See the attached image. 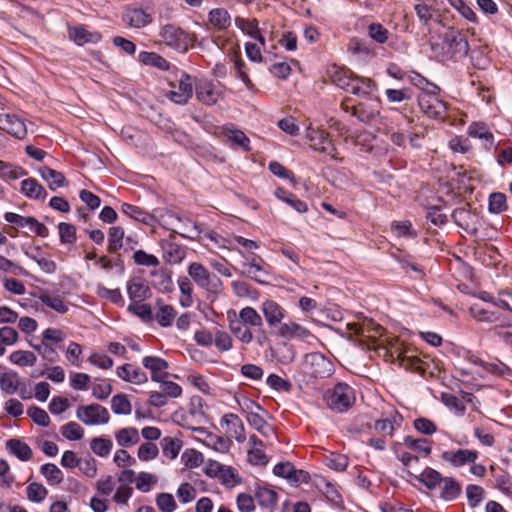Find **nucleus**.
Masks as SVG:
<instances>
[{
	"label": "nucleus",
	"mask_w": 512,
	"mask_h": 512,
	"mask_svg": "<svg viewBox=\"0 0 512 512\" xmlns=\"http://www.w3.org/2000/svg\"><path fill=\"white\" fill-rule=\"evenodd\" d=\"M68 37L79 46L87 43H97L102 38L99 32L89 31L84 25L69 27Z\"/></svg>",
	"instance_id": "obj_20"
},
{
	"label": "nucleus",
	"mask_w": 512,
	"mask_h": 512,
	"mask_svg": "<svg viewBox=\"0 0 512 512\" xmlns=\"http://www.w3.org/2000/svg\"><path fill=\"white\" fill-rule=\"evenodd\" d=\"M329 77L336 86L357 96L369 95L373 83L371 79H361L349 69L337 65L331 67Z\"/></svg>",
	"instance_id": "obj_5"
},
{
	"label": "nucleus",
	"mask_w": 512,
	"mask_h": 512,
	"mask_svg": "<svg viewBox=\"0 0 512 512\" xmlns=\"http://www.w3.org/2000/svg\"><path fill=\"white\" fill-rule=\"evenodd\" d=\"M302 370L313 378H325L333 373V364L321 353H310L304 357Z\"/></svg>",
	"instance_id": "obj_8"
},
{
	"label": "nucleus",
	"mask_w": 512,
	"mask_h": 512,
	"mask_svg": "<svg viewBox=\"0 0 512 512\" xmlns=\"http://www.w3.org/2000/svg\"><path fill=\"white\" fill-rule=\"evenodd\" d=\"M470 314L473 318L483 322H495L498 320L497 313L481 307L479 304H473L470 307Z\"/></svg>",
	"instance_id": "obj_61"
},
{
	"label": "nucleus",
	"mask_w": 512,
	"mask_h": 512,
	"mask_svg": "<svg viewBox=\"0 0 512 512\" xmlns=\"http://www.w3.org/2000/svg\"><path fill=\"white\" fill-rule=\"evenodd\" d=\"M60 242L64 245H73L76 242V228L74 225L61 222L58 225Z\"/></svg>",
	"instance_id": "obj_58"
},
{
	"label": "nucleus",
	"mask_w": 512,
	"mask_h": 512,
	"mask_svg": "<svg viewBox=\"0 0 512 512\" xmlns=\"http://www.w3.org/2000/svg\"><path fill=\"white\" fill-rule=\"evenodd\" d=\"M20 385L19 375L16 371L10 370L0 374V389L7 395L18 391Z\"/></svg>",
	"instance_id": "obj_37"
},
{
	"label": "nucleus",
	"mask_w": 512,
	"mask_h": 512,
	"mask_svg": "<svg viewBox=\"0 0 512 512\" xmlns=\"http://www.w3.org/2000/svg\"><path fill=\"white\" fill-rule=\"evenodd\" d=\"M27 498L35 503H41L48 495V490L42 484L33 482L26 488Z\"/></svg>",
	"instance_id": "obj_60"
},
{
	"label": "nucleus",
	"mask_w": 512,
	"mask_h": 512,
	"mask_svg": "<svg viewBox=\"0 0 512 512\" xmlns=\"http://www.w3.org/2000/svg\"><path fill=\"white\" fill-rule=\"evenodd\" d=\"M389 353L394 361L406 370L418 373L423 377H433L439 371V365L432 358L423 355L415 347L398 340L391 344Z\"/></svg>",
	"instance_id": "obj_2"
},
{
	"label": "nucleus",
	"mask_w": 512,
	"mask_h": 512,
	"mask_svg": "<svg viewBox=\"0 0 512 512\" xmlns=\"http://www.w3.org/2000/svg\"><path fill=\"white\" fill-rule=\"evenodd\" d=\"M435 0H416L414 11L423 25L427 26L437 16L438 9Z\"/></svg>",
	"instance_id": "obj_24"
},
{
	"label": "nucleus",
	"mask_w": 512,
	"mask_h": 512,
	"mask_svg": "<svg viewBox=\"0 0 512 512\" xmlns=\"http://www.w3.org/2000/svg\"><path fill=\"white\" fill-rule=\"evenodd\" d=\"M39 300L44 305L58 313L64 314L68 311V304H66L63 301L62 297L59 295H54L49 293L48 291H43L39 295Z\"/></svg>",
	"instance_id": "obj_40"
},
{
	"label": "nucleus",
	"mask_w": 512,
	"mask_h": 512,
	"mask_svg": "<svg viewBox=\"0 0 512 512\" xmlns=\"http://www.w3.org/2000/svg\"><path fill=\"white\" fill-rule=\"evenodd\" d=\"M172 88L167 97L176 104L184 105L193 95V83L188 74H183L176 85L174 82H169Z\"/></svg>",
	"instance_id": "obj_15"
},
{
	"label": "nucleus",
	"mask_w": 512,
	"mask_h": 512,
	"mask_svg": "<svg viewBox=\"0 0 512 512\" xmlns=\"http://www.w3.org/2000/svg\"><path fill=\"white\" fill-rule=\"evenodd\" d=\"M347 330L351 335L363 339L371 340L375 342L377 339L383 336L384 328L374 322L372 319H363L358 322H352L347 324Z\"/></svg>",
	"instance_id": "obj_11"
},
{
	"label": "nucleus",
	"mask_w": 512,
	"mask_h": 512,
	"mask_svg": "<svg viewBox=\"0 0 512 512\" xmlns=\"http://www.w3.org/2000/svg\"><path fill=\"white\" fill-rule=\"evenodd\" d=\"M155 502L162 512H174L177 508L175 499L170 493H159L156 496Z\"/></svg>",
	"instance_id": "obj_64"
},
{
	"label": "nucleus",
	"mask_w": 512,
	"mask_h": 512,
	"mask_svg": "<svg viewBox=\"0 0 512 512\" xmlns=\"http://www.w3.org/2000/svg\"><path fill=\"white\" fill-rule=\"evenodd\" d=\"M124 229L120 226H113L108 232L107 250L110 253H116L124 245Z\"/></svg>",
	"instance_id": "obj_46"
},
{
	"label": "nucleus",
	"mask_w": 512,
	"mask_h": 512,
	"mask_svg": "<svg viewBox=\"0 0 512 512\" xmlns=\"http://www.w3.org/2000/svg\"><path fill=\"white\" fill-rule=\"evenodd\" d=\"M188 274L200 288L206 290L209 294L218 295L223 290L221 279L210 273L200 263H191L188 267Z\"/></svg>",
	"instance_id": "obj_7"
},
{
	"label": "nucleus",
	"mask_w": 512,
	"mask_h": 512,
	"mask_svg": "<svg viewBox=\"0 0 512 512\" xmlns=\"http://www.w3.org/2000/svg\"><path fill=\"white\" fill-rule=\"evenodd\" d=\"M431 48L441 61L463 59L470 49L465 34L455 27H449L440 41L431 44Z\"/></svg>",
	"instance_id": "obj_3"
},
{
	"label": "nucleus",
	"mask_w": 512,
	"mask_h": 512,
	"mask_svg": "<svg viewBox=\"0 0 512 512\" xmlns=\"http://www.w3.org/2000/svg\"><path fill=\"white\" fill-rule=\"evenodd\" d=\"M212 469L215 471V474L221 483L225 486L234 487L241 483V477L238 471L231 466L215 463L212 465Z\"/></svg>",
	"instance_id": "obj_26"
},
{
	"label": "nucleus",
	"mask_w": 512,
	"mask_h": 512,
	"mask_svg": "<svg viewBox=\"0 0 512 512\" xmlns=\"http://www.w3.org/2000/svg\"><path fill=\"white\" fill-rule=\"evenodd\" d=\"M115 439L120 447H131L139 442L140 436L136 428L126 427L115 432Z\"/></svg>",
	"instance_id": "obj_35"
},
{
	"label": "nucleus",
	"mask_w": 512,
	"mask_h": 512,
	"mask_svg": "<svg viewBox=\"0 0 512 512\" xmlns=\"http://www.w3.org/2000/svg\"><path fill=\"white\" fill-rule=\"evenodd\" d=\"M402 423V417L395 413L390 418L379 419L374 423V431L380 434L382 437H392L395 429L400 427Z\"/></svg>",
	"instance_id": "obj_28"
},
{
	"label": "nucleus",
	"mask_w": 512,
	"mask_h": 512,
	"mask_svg": "<svg viewBox=\"0 0 512 512\" xmlns=\"http://www.w3.org/2000/svg\"><path fill=\"white\" fill-rule=\"evenodd\" d=\"M408 79L412 85L421 89L422 93L433 94L440 92V88L436 84L430 82L428 79L417 72H411V74L408 76Z\"/></svg>",
	"instance_id": "obj_48"
},
{
	"label": "nucleus",
	"mask_w": 512,
	"mask_h": 512,
	"mask_svg": "<svg viewBox=\"0 0 512 512\" xmlns=\"http://www.w3.org/2000/svg\"><path fill=\"white\" fill-rule=\"evenodd\" d=\"M229 59L234 63V69L238 77L243 81V83L246 85L248 89H253L254 84L245 70L246 64L241 57V50Z\"/></svg>",
	"instance_id": "obj_51"
},
{
	"label": "nucleus",
	"mask_w": 512,
	"mask_h": 512,
	"mask_svg": "<svg viewBox=\"0 0 512 512\" xmlns=\"http://www.w3.org/2000/svg\"><path fill=\"white\" fill-rule=\"evenodd\" d=\"M4 219L7 222L15 224L20 228H29L31 232L39 237L46 238L49 235L48 228L34 217L22 216L13 212H7L4 215Z\"/></svg>",
	"instance_id": "obj_16"
},
{
	"label": "nucleus",
	"mask_w": 512,
	"mask_h": 512,
	"mask_svg": "<svg viewBox=\"0 0 512 512\" xmlns=\"http://www.w3.org/2000/svg\"><path fill=\"white\" fill-rule=\"evenodd\" d=\"M222 422L227 426V431L235 437L238 442L245 440L244 426L241 419L235 414H226Z\"/></svg>",
	"instance_id": "obj_38"
},
{
	"label": "nucleus",
	"mask_w": 512,
	"mask_h": 512,
	"mask_svg": "<svg viewBox=\"0 0 512 512\" xmlns=\"http://www.w3.org/2000/svg\"><path fill=\"white\" fill-rule=\"evenodd\" d=\"M9 361L19 367H31L36 364L37 357L32 351L16 350L9 355Z\"/></svg>",
	"instance_id": "obj_44"
},
{
	"label": "nucleus",
	"mask_w": 512,
	"mask_h": 512,
	"mask_svg": "<svg viewBox=\"0 0 512 512\" xmlns=\"http://www.w3.org/2000/svg\"><path fill=\"white\" fill-rule=\"evenodd\" d=\"M181 222V218L171 211L166 210L165 214L160 215V225L171 230L173 233L189 239H195L200 235L201 231L196 224L189 222L178 227L177 224Z\"/></svg>",
	"instance_id": "obj_9"
},
{
	"label": "nucleus",
	"mask_w": 512,
	"mask_h": 512,
	"mask_svg": "<svg viewBox=\"0 0 512 512\" xmlns=\"http://www.w3.org/2000/svg\"><path fill=\"white\" fill-rule=\"evenodd\" d=\"M40 472L49 485H58L63 481V473L55 464L46 463L42 465Z\"/></svg>",
	"instance_id": "obj_49"
},
{
	"label": "nucleus",
	"mask_w": 512,
	"mask_h": 512,
	"mask_svg": "<svg viewBox=\"0 0 512 512\" xmlns=\"http://www.w3.org/2000/svg\"><path fill=\"white\" fill-rule=\"evenodd\" d=\"M123 21L129 27L140 29L152 23V14L139 7H127L123 14Z\"/></svg>",
	"instance_id": "obj_18"
},
{
	"label": "nucleus",
	"mask_w": 512,
	"mask_h": 512,
	"mask_svg": "<svg viewBox=\"0 0 512 512\" xmlns=\"http://www.w3.org/2000/svg\"><path fill=\"white\" fill-rule=\"evenodd\" d=\"M404 444L408 448L420 453L423 456H428L432 450L431 442L425 438L416 439L411 436H406L404 438Z\"/></svg>",
	"instance_id": "obj_50"
},
{
	"label": "nucleus",
	"mask_w": 512,
	"mask_h": 512,
	"mask_svg": "<svg viewBox=\"0 0 512 512\" xmlns=\"http://www.w3.org/2000/svg\"><path fill=\"white\" fill-rule=\"evenodd\" d=\"M76 417L87 426L104 425L110 420L108 410L96 403L78 407Z\"/></svg>",
	"instance_id": "obj_10"
},
{
	"label": "nucleus",
	"mask_w": 512,
	"mask_h": 512,
	"mask_svg": "<svg viewBox=\"0 0 512 512\" xmlns=\"http://www.w3.org/2000/svg\"><path fill=\"white\" fill-rule=\"evenodd\" d=\"M213 43L229 58L237 54L241 49L237 40L233 36L229 35H217L213 37Z\"/></svg>",
	"instance_id": "obj_36"
},
{
	"label": "nucleus",
	"mask_w": 512,
	"mask_h": 512,
	"mask_svg": "<svg viewBox=\"0 0 512 512\" xmlns=\"http://www.w3.org/2000/svg\"><path fill=\"white\" fill-rule=\"evenodd\" d=\"M441 459L454 468H460L465 465L474 464L479 457L477 450L472 449H450L441 453Z\"/></svg>",
	"instance_id": "obj_13"
},
{
	"label": "nucleus",
	"mask_w": 512,
	"mask_h": 512,
	"mask_svg": "<svg viewBox=\"0 0 512 512\" xmlns=\"http://www.w3.org/2000/svg\"><path fill=\"white\" fill-rule=\"evenodd\" d=\"M347 50L353 55H359V56L372 55V49L367 44V42L358 37H352L349 40V42L347 44Z\"/></svg>",
	"instance_id": "obj_55"
},
{
	"label": "nucleus",
	"mask_w": 512,
	"mask_h": 512,
	"mask_svg": "<svg viewBox=\"0 0 512 512\" xmlns=\"http://www.w3.org/2000/svg\"><path fill=\"white\" fill-rule=\"evenodd\" d=\"M448 3L457 10L463 18L471 23H478V17L473 9L466 4L464 0H447Z\"/></svg>",
	"instance_id": "obj_57"
},
{
	"label": "nucleus",
	"mask_w": 512,
	"mask_h": 512,
	"mask_svg": "<svg viewBox=\"0 0 512 512\" xmlns=\"http://www.w3.org/2000/svg\"><path fill=\"white\" fill-rule=\"evenodd\" d=\"M441 474L432 468H426L419 476V481L424 484L428 489H434L440 485L442 481Z\"/></svg>",
	"instance_id": "obj_56"
},
{
	"label": "nucleus",
	"mask_w": 512,
	"mask_h": 512,
	"mask_svg": "<svg viewBox=\"0 0 512 512\" xmlns=\"http://www.w3.org/2000/svg\"><path fill=\"white\" fill-rule=\"evenodd\" d=\"M305 132V137L311 148L324 153H330L333 150L331 139L326 130H305Z\"/></svg>",
	"instance_id": "obj_21"
},
{
	"label": "nucleus",
	"mask_w": 512,
	"mask_h": 512,
	"mask_svg": "<svg viewBox=\"0 0 512 512\" xmlns=\"http://www.w3.org/2000/svg\"><path fill=\"white\" fill-rule=\"evenodd\" d=\"M163 455L169 459H175L181 449V442L172 437H165L161 441Z\"/></svg>",
	"instance_id": "obj_59"
},
{
	"label": "nucleus",
	"mask_w": 512,
	"mask_h": 512,
	"mask_svg": "<svg viewBox=\"0 0 512 512\" xmlns=\"http://www.w3.org/2000/svg\"><path fill=\"white\" fill-rule=\"evenodd\" d=\"M165 211L164 209H155L153 213H149L132 204L123 203L121 205V212L124 215L149 226H153L156 222L160 224V215L165 214Z\"/></svg>",
	"instance_id": "obj_17"
},
{
	"label": "nucleus",
	"mask_w": 512,
	"mask_h": 512,
	"mask_svg": "<svg viewBox=\"0 0 512 512\" xmlns=\"http://www.w3.org/2000/svg\"><path fill=\"white\" fill-rule=\"evenodd\" d=\"M227 321L230 332L241 344L249 345L256 341L259 346H263L266 342L263 318L253 307L246 306L239 312L229 310Z\"/></svg>",
	"instance_id": "obj_1"
},
{
	"label": "nucleus",
	"mask_w": 512,
	"mask_h": 512,
	"mask_svg": "<svg viewBox=\"0 0 512 512\" xmlns=\"http://www.w3.org/2000/svg\"><path fill=\"white\" fill-rule=\"evenodd\" d=\"M142 365L151 374V380L154 382L163 381V378H169L167 372L168 363L165 359L158 356H145L142 359Z\"/></svg>",
	"instance_id": "obj_19"
},
{
	"label": "nucleus",
	"mask_w": 512,
	"mask_h": 512,
	"mask_svg": "<svg viewBox=\"0 0 512 512\" xmlns=\"http://www.w3.org/2000/svg\"><path fill=\"white\" fill-rule=\"evenodd\" d=\"M235 24L243 33L252 38L260 31L258 27V20L255 18L246 19L243 17H236Z\"/></svg>",
	"instance_id": "obj_63"
},
{
	"label": "nucleus",
	"mask_w": 512,
	"mask_h": 512,
	"mask_svg": "<svg viewBox=\"0 0 512 512\" xmlns=\"http://www.w3.org/2000/svg\"><path fill=\"white\" fill-rule=\"evenodd\" d=\"M154 286L162 292H169L173 288V281L166 270H158L152 273Z\"/></svg>",
	"instance_id": "obj_54"
},
{
	"label": "nucleus",
	"mask_w": 512,
	"mask_h": 512,
	"mask_svg": "<svg viewBox=\"0 0 512 512\" xmlns=\"http://www.w3.org/2000/svg\"><path fill=\"white\" fill-rule=\"evenodd\" d=\"M157 482L158 478L154 474L140 472L137 474V478L135 479V486L137 490L143 493H148L157 484Z\"/></svg>",
	"instance_id": "obj_52"
},
{
	"label": "nucleus",
	"mask_w": 512,
	"mask_h": 512,
	"mask_svg": "<svg viewBox=\"0 0 512 512\" xmlns=\"http://www.w3.org/2000/svg\"><path fill=\"white\" fill-rule=\"evenodd\" d=\"M39 174L53 191L65 185V176L61 172L53 170L47 166L39 168Z\"/></svg>",
	"instance_id": "obj_39"
},
{
	"label": "nucleus",
	"mask_w": 512,
	"mask_h": 512,
	"mask_svg": "<svg viewBox=\"0 0 512 512\" xmlns=\"http://www.w3.org/2000/svg\"><path fill=\"white\" fill-rule=\"evenodd\" d=\"M324 400L332 411L343 413L354 405L356 395L354 389L348 384L337 383L325 392Z\"/></svg>",
	"instance_id": "obj_6"
},
{
	"label": "nucleus",
	"mask_w": 512,
	"mask_h": 512,
	"mask_svg": "<svg viewBox=\"0 0 512 512\" xmlns=\"http://www.w3.org/2000/svg\"><path fill=\"white\" fill-rule=\"evenodd\" d=\"M207 22L211 28L224 31L231 26V16L225 8H214L209 11Z\"/></svg>",
	"instance_id": "obj_27"
},
{
	"label": "nucleus",
	"mask_w": 512,
	"mask_h": 512,
	"mask_svg": "<svg viewBox=\"0 0 512 512\" xmlns=\"http://www.w3.org/2000/svg\"><path fill=\"white\" fill-rule=\"evenodd\" d=\"M111 409L115 414L129 415L132 411V406L125 394H117L112 397Z\"/></svg>",
	"instance_id": "obj_53"
},
{
	"label": "nucleus",
	"mask_w": 512,
	"mask_h": 512,
	"mask_svg": "<svg viewBox=\"0 0 512 512\" xmlns=\"http://www.w3.org/2000/svg\"><path fill=\"white\" fill-rule=\"evenodd\" d=\"M224 141L234 148H241L244 151L250 150V140L243 130H223Z\"/></svg>",
	"instance_id": "obj_33"
},
{
	"label": "nucleus",
	"mask_w": 512,
	"mask_h": 512,
	"mask_svg": "<svg viewBox=\"0 0 512 512\" xmlns=\"http://www.w3.org/2000/svg\"><path fill=\"white\" fill-rule=\"evenodd\" d=\"M116 375L123 381L140 385L146 383L148 377L145 372L133 364L126 363L116 368Z\"/></svg>",
	"instance_id": "obj_22"
},
{
	"label": "nucleus",
	"mask_w": 512,
	"mask_h": 512,
	"mask_svg": "<svg viewBox=\"0 0 512 512\" xmlns=\"http://www.w3.org/2000/svg\"><path fill=\"white\" fill-rule=\"evenodd\" d=\"M439 93H421L418 96V104L422 112L429 118L441 120L451 126L466 125V115L455 112L447 114L446 103L438 98Z\"/></svg>",
	"instance_id": "obj_4"
},
{
	"label": "nucleus",
	"mask_w": 512,
	"mask_h": 512,
	"mask_svg": "<svg viewBox=\"0 0 512 512\" xmlns=\"http://www.w3.org/2000/svg\"><path fill=\"white\" fill-rule=\"evenodd\" d=\"M254 498L261 507H273L278 502L277 493L265 486L258 487L255 490Z\"/></svg>",
	"instance_id": "obj_41"
},
{
	"label": "nucleus",
	"mask_w": 512,
	"mask_h": 512,
	"mask_svg": "<svg viewBox=\"0 0 512 512\" xmlns=\"http://www.w3.org/2000/svg\"><path fill=\"white\" fill-rule=\"evenodd\" d=\"M61 434L68 440L77 441L83 438L84 429L77 422H69L61 427Z\"/></svg>",
	"instance_id": "obj_62"
},
{
	"label": "nucleus",
	"mask_w": 512,
	"mask_h": 512,
	"mask_svg": "<svg viewBox=\"0 0 512 512\" xmlns=\"http://www.w3.org/2000/svg\"><path fill=\"white\" fill-rule=\"evenodd\" d=\"M275 195L278 199H280L281 201L290 205L297 212L304 213L307 211L306 203L301 201L299 198H297L295 195L291 194L290 192H288L282 188H278L275 191Z\"/></svg>",
	"instance_id": "obj_47"
},
{
	"label": "nucleus",
	"mask_w": 512,
	"mask_h": 512,
	"mask_svg": "<svg viewBox=\"0 0 512 512\" xmlns=\"http://www.w3.org/2000/svg\"><path fill=\"white\" fill-rule=\"evenodd\" d=\"M441 497L445 501H452L456 499L460 492L461 487L456 480L451 477L443 478L441 483Z\"/></svg>",
	"instance_id": "obj_45"
},
{
	"label": "nucleus",
	"mask_w": 512,
	"mask_h": 512,
	"mask_svg": "<svg viewBox=\"0 0 512 512\" xmlns=\"http://www.w3.org/2000/svg\"><path fill=\"white\" fill-rule=\"evenodd\" d=\"M157 312L155 314V319L157 323L161 327H169L172 325L176 318V310L173 306L163 303L162 301L158 300L157 303Z\"/></svg>",
	"instance_id": "obj_34"
},
{
	"label": "nucleus",
	"mask_w": 512,
	"mask_h": 512,
	"mask_svg": "<svg viewBox=\"0 0 512 512\" xmlns=\"http://www.w3.org/2000/svg\"><path fill=\"white\" fill-rule=\"evenodd\" d=\"M367 35L379 45H384L390 37L389 30L379 22H372L367 26Z\"/></svg>",
	"instance_id": "obj_42"
},
{
	"label": "nucleus",
	"mask_w": 512,
	"mask_h": 512,
	"mask_svg": "<svg viewBox=\"0 0 512 512\" xmlns=\"http://www.w3.org/2000/svg\"><path fill=\"white\" fill-rule=\"evenodd\" d=\"M278 334L279 336L285 339L300 340H306L312 336L311 332L307 328L303 327L302 325L294 321H289L281 324V326L278 329Z\"/></svg>",
	"instance_id": "obj_25"
},
{
	"label": "nucleus",
	"mask_w": 512,
	"mask_h": 512,
	"mask_svg": "<svg viewBox=\"0 0 512 512\" xmlns=\"http://www.w3.org/2000/svg\"><path fill=\"white\" fill-rule=\"evenodd\" d=\"M127 294L131 302L144 301L150 294V288L139 278H133L127 283Z\"/></svg>",
	"instance_id": "obj_29"
},
{
	"label": "nucleus",
	"mask_w": 512,
	"mask_h": 512,
	"mask_svg": "<svg viewBox=\"0 0 512 512\" xmlns=\"http://www.w3.org/2000/svg\"><path fill=\"white\" fill-rule=\"evenodd\" d=\"M7 451L21 461H28L32 458V450L20 439H10L6 442Z\"/></svg>",
	"instance_id": "obj_32"
},
{
	"label": "nucleus",
	"mask_w": 512,
	"mask_h": 512,
	"mask_svg": "<svg viewBox=\"0 0 512 512\" xmlns=\"http://www.w3.org/2000/svg\"><path fill=\"white\" fill-rule=\"evenodd\" d=\"M113 448V442L111 439L98 436L90 440V449L98 457H107Z\"/></svg>",
	"instance_id": "obj_43"
},
{
	"label": "nucleus",
	"mask_w": 512,
	"mask_h": 512,
	"mask_svg": "<svg viewBox=\"0 0 512 512\" xmlns=\"http://www.w3.org/2000/svg\"><path fill=\"white\" fill-rule=\"evenodd\" d=\"M140 63L151 66L161 71H168L171 67L170 62L156 52L142 51L138 55Z\"/></svg>",
	"instance_id": "obj_31"
},
{
	"label": "nucleus",
	"mask_w": 512,
	"mask_h": 512,
	"mask_svg": "<svg viewBox=\"0 0 512 512\" xmlns=\"http://www.w3.org/2000/svg\"><path fill=\"white\" fill-rule=\"evenodd\" d=\"M20 190L26 197L33 200H45L47 197L46 190L35 178L23 180Z\"/></svg>",
	"instance_id": "obj_30"
},
{
	"label": "nucleus",
	"mask_w": 512,
	"mask_h": 512,
	"mask_svg": "<svg viewBox=\"0 0 512 512\" xmlns=\"http://www.w3.org/2000/svg\"><path fill=\"white\" fill-rule=\"evenodd\" d=\"M197 99L206 105H214L221 97V91L210 81H201L196 86Z\"/></svg>",
	"instance_id": "obj_23"
},
{
	"label": "nucleus",
	"mask_w": 512,
	"mask_h": 512,
	"mask_svg": "<svg viewBox=\"0 0 512 512\" xmlns=\"http://www.w3.org/2000/svg\"><path fill=\"white\" fill-rule=\"evenodd\" d=\"M260 311L270 328H279L287 316L286 309L272 299L263 300L260 304Z\"/></svg>",
	"instance_id": "obj_14"
},
{
	"label": "nucleus",
	"mask_w": 512,
	"mask_h": 512,
	"mask_svg": "<svg viewBox=\"0 0 512 512\" xmlns=\"http://www.w3.org/2000/svg\"><path fill=\"white\" fill-rule=\"evenodd\" d=\"M161 41L174 49L186 51L188 49V33L174 24H166L160 28Z\"/></svg>",
	"instance_id": "obj_12"
}]
</instances>
